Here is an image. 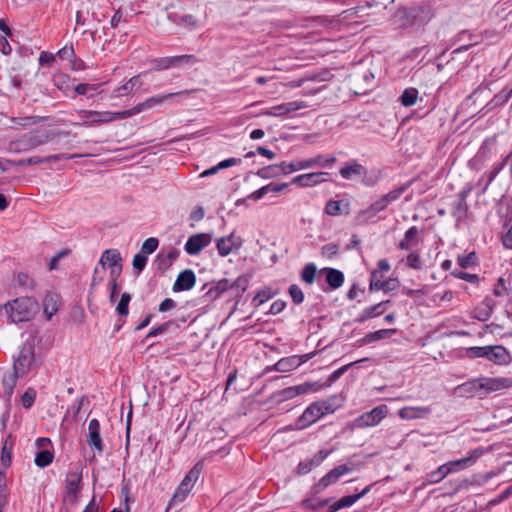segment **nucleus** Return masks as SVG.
I'll use <instances>...</instances> for the list:
<instances>
[{
  "label": "nucleus",
  "instance_id": "nucleus-1",
  "mask_svg": "<svg viewBox=\"0 0 512 512\" xmlns=\"http://www.w3.org/2000/svg\"><path fill=\"white\" fill-rule=\"evenodd\" d=\"M2 308L13 323L30 321L38 311V302L32 297H20L5 303Z\"/></svg>",
  "mask_w": 512,
  "mask_h": 512
},
{
  "label": "nucleus",
  "instance_id": "nucleus-2",
  "mask_svg": "<svg viewBox=\"0 0 512 512\" xmlns=\"http://www.w3.org/2000/svg\"><path fill=\"white\" fill-rule=\"evenodd\" d=\"M40 358L35 353L32 342H25L14 357L13 370L20 376H26L40 366Z\"/></svg>",
  "mask_w": 512,
  "mask_h": 512
},
{
  "label": "nucleus",
  "instance_id": "nucleus-3",
  "mask_svg": "<svg viewBox=\"0 0 512 512\" xmlns=\"http://www.w3.org/2000/svg\"><path fill=\"white\" fill-rule=\"evenodd\" d=\"M82 489V470L77 469L67 473L62 494L64 505L75 507L79 501V493Z\"/></svg>",
  "mask_w": 512,
  "mask_h": 512
},
{
  "label": "nucleus",
  "instance_id": "nucleus-4",
  "mask_svg": "<svg viewBox=\"0 0 512 512\" xmlns=\"http://www.w3.org/2000/svg\"><path fill=\"white\" fill-rule=\"evenodd\" d=\"M388 411L389 410L386 405L376 406L372 410L361 414L352 422L347 424L346 429L353 431L355 429L375 427L387 416Z\"/></svg>",
  "mask_w": 512,
  "mask_h": 512
},
{
  "label": "nucleus",
  "instance_id": "nucleus-5",
  "mask_svg": "<svg viewBox=\"0 0 512 512\" xmlns=\"http://www.w3.org/2000/svg\"><path fill=\"white\" fill-rule=\"evenodd\" d=\"M203 462H197L192 469L186 474L183 480L178 485L176 491L173 494V497L170 501V504H175L178 502H182L186 499V497L192 491L195 483L199 479L202 471H203Z\"/></svg>",
  "mask_w": 512,
  "mask_h": 512
},
{
  "label": "nucleus",
  "instance_id": "nucleus-6",
  "mask_svg": "<svg viewBox=\"0 0 512 512\" xmlns=\"http://www.w3.org/2000/svg\"><path fill=\"white\" fill-rule=\"evenodd\" d=\"M79 122L74 123L78 126L92 127L108 123V118H111L109 111H95V110H78L77 111Z\"/></svg>",
  "mask_w": 512,
  "mask_h": 512
},
{
  "label": "nucleus",
  "instance_id": "nucleus-7",
  "mask_svg": "<svg viewBox=\"0 0 512 512\" xmlns=\"http://www.w3.org/2000/svg\"><path fill=\"white\" fill-rule=\"evenodd\" d=\"M44 142L45 140H43L40 136L33 133H29L23 135L19 139L10 141L7 150L13 153H22L29 151L35 147H38Z\"/></svg>",
  "mask_w": 512,
  "mask_h": 512
},
{
  "label": "nucleus",
  "instance_id": "nucleus-8",
  "mask_svg": "<svg viewBox=\"0 0 512 512\" xmlns=\"http://www.w3.org/2000/svg\"><path fill=\"white\" fill-rule=\"evenodd\" d=\"M352 469L346 465H339L325 474L313 487L315 493L324 491L330 485L336 483L340 477L351 472Z\"/></svg>",
  "mask_w": 512,
  "mask_h": 512
},
{
  "label": "nucleus",
  "instance_id": "nucleus-9",
  "mask_svg": "<svg viewBox=\"0 0 512 512\" xmlns=\"http://www.w3.org/2000/svg\"><path fill=\"white\" fill-rule=\"evenodd\" d=\"M328 407L324 403H313L302 413L298 420V427L305 428L319 420L327 412Z\"/></svg>",
  "mask_w": 512,
  "mask_h": 512
},
{
  "label": "nucleus",
  "instance_id": "nucleus-10",
  "mask_svg": "<svg viewBox=\"0 0 512 512\" xmlns=\"http://www.w3.org/2000/svg\"><path fill=\"white\" fill-rule=\"evenodd\" d=\"M307 107V104L303 101H292L287 103H281L275 106H272L268 109H265L261 112V115L265 116H273V117H282L289 115L293 112H296L300 109H304Z\"/></svg>",
  "mask_w": 512,
  "mask_h": 512
},
{
  "label": "nucleus",
  "instance_id": "nucleus-11",
  "mask_svg": "<svg viewBox=\"0 0 512 512\" xmlns=\"http://www.w3.org/2000/svg\"><path fill=\"white\" fill-rule=\"evenodd\" d=\"M483 394L499 392L512 387L511 377H482L481 378Z\"/></svg>",
  "mask_w": 512,
  "mask_h": 512
},
{
  "label": "nucleus",
  "instance_id": "nucleus-12",
  "mask_svg": "<svg viewBox=\"0 0 512 512\" xmlns=\"http://www.w3.org/2000/svg\"><path fill=\"white\" fill-rule=\"evenodd\" d=\"M327 172H311L298 175L291 181L292 184L298 187H313L327 181Z\"/></svg>",
  "mask_w": 512,
  "mask_h": 512
},
{
  "label": "nucleus",
  "instance_id": "nucleus-13",
  "mask_svg": "<svg viewBox=\"0 0 512 512\" xmlns=\"http://www.w3.org/2000/svg\"><path fill=\"white\" fill-rule=\"evenodd\" d=\"M211 242L212 236L209 233L194 234L185 243V251L191 255L198 254Z\"/></svg>",
  "mask_w": 512,
  "mask_h": 512
},
{
  "label": "nucleus",
  "instance_id": "nucleus-14",
  "mask_svg": "<svg viewBox=\"0 0 512 512\" xmlns=\"http://www.w3.org/2000/svg\"><path fill=\"white\" fill-rule=\"evenodd\" d=\"M400 286L399 281L396 278H389L382 280L380 271H373L370 281V291L384 290V292H390L396 290Z\"/></svg>",
  "mask_w": 512,
  "mask_h": 512
},
{
  "label": "nucleus",
  "instance_id": "nucleus-15",
  "mask_svg": "<svg viewBox=\"0 0 512 512\" xmlns=\"http://www.w3.org/2000/svg\"><path fill=\"white\" fill-rule=\"evenodd\" d=\"M87 443L97 453H102L104 450V444L100 436V423L97 419H92L89 422Z\"/></svg>",
  "mask_w": 512,
  "mask_h": 512
},
{
  "label": "nucleus",
  "instance_id": "nucleus-16",
  "mask_svg": "<svg viewBox=\"0 0 512 512\" xmlns=\"http://www.w3.org/2000/svg\"><path fill=\"white\" fill-rule=\"evenodd\" d=\"M485 357L496 365H507L511 362V355L507 349L501 345L486 346Z\"/></svg>",
  "mask_w": 512,
  "mask_h": 512
},
{
  "label": "nucleus",
  "instance_id": "nucleus-17",
  "mask_svg": "<svg viewBox=\"0 0 512 512\" xmlns=\"http://www.w3.org/2000/svg\"><path fill=\"white\" fill-rule=\"evenodd\" d=\"M430 414L431 408L428 406H406L398 410V416L406 421L425 419Z\"/></svg>",
  "mask_w": 512,
  "mask_h": 512
},
{
  "label": "nucleus",
  "instance_id": "nucleus-18",
  "mask_svg": "<svg viewBox=\"0 0 512 512\" xmlns=\"http://www.w3.org/2000/svg\"><path fill=\"white\" fill-rule=\"evenodd\" d=\"M241 245V238L234 233L230 234L228 237L220 238L217 242L218 251L222 256L236 253Z\"/></svg>",
  "mask_w": 512,
  "mask_h": 512
},
{
  "label": "nucleus",
  "instance_id": "nucleus-19",
  "mask_svg": "<svg viewBox=\"0 0 512 512\" xmlns=\"http://www.w3.org/2000/svg\"><path fill=\"white\" fill-rule=\"evenodd\" d=\"M310 358L309 354L303 355V356H290L286 358L280 359L274 366V370L279 372H289L297 367H299L301 364L305 363Z\"/></svg>",
  "mask_w": 512,
  "mask_h": 512
},
{
  "label": "nucleus",
  "instance_id": "nucleus-20",
  "mask_svg": "<svg viewBox=\"0 0 512 512\" xmlns=\"http://www.w3.org/2000/svg\"><path fill=\"white\" fill-rule=\"evenodd\" d=\"M325 277V281L332 290L340 288L344 283V274L335 268H322L319 270L318 277Z\"/></svg>",
  "mask_w": 512,
  "mask_h": 512
},
{
  "label": "nucleus",
  "instance_id": "nucleus-21",
  "mask_svg": "<svg viewBox=\"0 0 512 512\" xmlns=\"http://www.w3.org/2000/svg\"><path fill=\"white\" fill-rule=\"evenodd\" d=\"M336 162L335 157H325L322 154H318L317 156L309 159H304L298 161V168L301 170L313 168V167H323V168H330L332 167Z\"/></svg>",
  "mask_w": 512,
  "mask_h": 512
},
{
  "label": "nucleus",
  "instance_id": "nucleus-22",
  "mask_svg": "<svg viewBox=\"0 0 512 512\" xmlns=\"http://www.w3.org/2000/svg\"><path fill=\"white\" fill-rule=\"evenodd\" d=\"M454 393L460 397H473L476 394L482 395L483 391L481 378L474 379L461 385H458L454 389Z\"/></svg>",
  "mask_w": 512,
  "mask_h": 512
},
{
  "label": "nucleus",
  "instance_id": "nucleus-23",
  "mask_svg": "<svg viewBox=\"0 0 512 512\" xmlns=\"http://www.w3.org/2000/svg\"><path fill=\"white\" fill-rule=\"evenodd\" d=\"M195 282H196V278H195V274L193 273V271L192 270H184L178 275V277L173 285V290L175 292L190 290L191 288L194 287Z\"/></svg>",
  "mask_w": 512,
  "mask_h": 512
},
{
  "label": "nucleus",
  "instance_id": "nucleus-24",
  "mask_svg": "<svg viewBox=\"0 0 512 512\" xmlns=\"http://www.w3.org/2000/svg\"><path fill=\"white\" fill-rule=\"evenodd\" d=\"M405 187H399L396 189L391 190L386 195L382 196L380 199L375 201L371 207L372 209L377 212L383 209H386V207L392 203L393 201L397 200L405 191Z\"/></svg>",
  "mask_w": 512,
  "mask_h": 512
},
{
  "label": "nucleus",
  "instance_id": "nucleus-25",
  "mask_svg": "<svg viewBox=\"0 0 512 512\" xmlns=\"http://www.w3.org/2000/svg\"><path fill=\"white\" fill-rule=\"evenodd\" d=\"M60 305V297L54 292L47 293L43 299V312L46 318L50 320L57 313Z\"/></svg>",
  "mask_w": 512,
  "mask_h": 512
},
{
  "label": "nucleus",
  "instance_id": "nucleus-26",
  "mask_svg": "<svg viewBox=\"0 0 512 512\" xmlns=\"http://www.w3.org/2000/svg\"><path fill=\"white\" fill-rule=\"evenodd\" d=\"M328 454L329 452L321 450L313 458L300 462L297 468L298 474L310 472L314 467L319 466Z\"/></svg>",
  "mask_w": 512,
  "mask_h": 512
},
{
  "label": "nucleus",
  "instance_id": "nucleus-27",
  "mask_svg": "<svg viewBox=\"0 0 512 512\" xmlns=\"http://www.w3.org/2000/svg\"><path fill=\"white\" fill-rule=\"evenodd\" d=\"M370 490L369 487H366L363 489L361 493L355 494V495H348L344 496L340 500L333 503L330 508L329 512H337L340 509L347 508L352 506L355 502H357L360 498H362L366 493H368Z\"/></svg>",
  "mask_w": 512,
  "mask_h": 512
},
{
  "label": "nucleus",
  "instance_id": "nucleus-28",
  "mask_svg": "<svg viewBox=\"0 0 512 512\" xmlns=\"http://www.w3.org/2000/svg\"><path fill=\"white\" fill-rule=\"evenodd\" d=\"M102 268L110 269V281L116 282L122 270L121 258H100Z\"/></svg>",
  "mask_w": 512,
  "mask_h": 512
},
{
  "label": "nucleus",
  "instance_id": "nucleus-29",
  "mask_svg": "<svg viewBox=\"0 0 512 512\" xmlns=\"http://www.w3.org/2000/svg\"><path fill=\"white\" fill-rule=\"evenodd\" d=\"M314 387H315V384L303 383V384H300L297 386L285 388L281 391L280 394L283 399L288 400V399H292L298 395L308 393Z\"/></svg>",
  "mask_w": 512,
  "mask_h": 512
},
{
  "label": "nucleus",
  "instance_id": "nucleus-30",
  "mask_svg": "<svg viewBox=\"0 0 512 512\" xmlns=\"http://www.w3.org/2000/svg\"><path fill=\"white\" fill-rule=\"evenodd\" d=\"M483 454H484V449L477 448V449H474L473 451H471L467 457L449 462V465L452 468V470L458 466H463V467L469 466V465H472L473 463H475L476 460L479 459Z\"/></svg>",
  "mask_w": 512,
  "mask_h": 512
},
{
  "label": "nucleus",
  "instance_id": "nucleus-31",
  "mask_svg": "<svg viewBox=\"0 0 512 512\" xmlns=\"http://www.w3.org/2000/svg\"><path fill=\"white\" fill-rule=\"evenodd\" d=\"M420 240V231L416 227H411L406 233L404 239L400 242L402 249L413 248Z\"/></svg>",
  "mask_w": 512,
  "mask_h": 512
},
{
  "label": "nucleus",
  "instance_id": "nucleus-32",
  "mask_svg": "<svg viewBox=\"0 0 512 512\" xmlns=\"http://www.w3.org/2000/svg\"><path fill=\"white\" fill-rule=\"evenodd\" d=\"M178 94L179 93H169V94L160 95V96H153V97L146 99L144 102L139 103L138 105L142 112L146 109L153 108L156 105H162L166 100H168Z\"/></svg>",
  "mask_w": 512,
  "mask_h": 512
},
{
  "label": "nucleus",
  "instance_id": "nucleus-33",
  "mask_svg": "<svg viewBox=\"0 0 512 512\" xmlns=\"http://www.w3.org/2000/svg\"><path fill=\"white\" fill-rule=\"evenodd\" d=\"M21 376L18 375L17 373H15V371L12 369V371H8L4 376H3V379H2V384H3V387L6 391V394L8 396H11V394L13 393V390L17 384V379L20 378Z\"/></svg>",
  "mask_w": 512,
  "mask_h": 512
},
{
  "label": "nucleus",
  "instance_id": "nucleus-34",
  "mask_svg": "<svg viewBox=\"0 0 512 512\" xmlns=\"http://www.w3.org/2000/svg\"><path fill=\"white\" fill-rule=\"evenodd\" d=\"M491 91L484 86H480L477 90H475L472 95L469 97L468 102H472L473 104H477L478 106H482L487 98L490 97Z\"/></svg>",
  "mask_w": 512,
  "mask_h": 512
},
{
  "label": "nucleus",
  "instance_id": "nucleus-35",
  "mask_svg": "<svg viewBox=\"0 0 512 512\" xmlns=\"http://www.w3.org/2000/svg\"><path fill=\"white\" fill-rule=\"evenodd\" d=\"M54 454L49 449H44L36 453L34 463L40 468L50 465L53 461Z\"/></svg>",
  "mask_w": 512,
  "mask_h": 512
},
{
  "label": "nucleus",
  "instance_id": "nucleus-36",
  "mask_svg": "<svg viewBox=\"0 0 512 512\" xmlns=\"http://www.w3.org/2000/svg\"><path fill=\"white\" fill-rule=\"evenodd\" d=\"M319 271L317 270V267L313 263L307 264L302 272H301V279L308 285H312L318 276Z\"/></svg>",
  "mask_w": 512,
  "mask_h": 512
},
{
  "label": "nucleus",
  "instance_id": "nucleus-37",
  "mask_svg": "<svg viewBox=\"0 0 512 512\" xmlns=\"http://www.w3.org/2000/svg\"><path fill=\"white\" fill-rule=\"evenodd\" d=\"M174 22L178 25H181L187 29H194L199 26V20L191 14H183L180 16H175Z\"/></svg>",
  "mask_w": 512,
  "mask_h": 512
},
{
  "label": "nucleus",
  "instance_id": "nucleus-38",
  "mask_svg": "<svg viewBox=\"0 0 512 512\" xmlns=\"http://www.w3.org/2000/svg\"><path fill=\"white\" fill-rule=\"evenodd\" d=\"M141 86V82L138 80L137 76L130 78L124 85L118 87L114 91L115 96H122L124 94L130 93L134 88H138Z\"/></svg>",
  "mask_w": 512,
  "mask_h": 512
},
{
  "label": "nucleus",
  "instance_id": "nucleus-39",
  "mask_svg": "<svg viewBox=\"0 0 512 512\" xmlns=\"http://www.w3.org/2000/svg\"><path fill=\"white\" fill-rule=\"evenodd\" d=\"M10 437H11V435H9L7 437V439L4 441L2 448H1L0 462L4 468H7L10 466L11 458H12V444H10L8 441Z\"/></svg>",
  "mask_w": 512,
  "mask_h": 512
},
{
  "label": "nucleus",
  "instance_id": "nucleus-40",
  "mask_svg": "<svg viewBox=\"0 0 512 512\" xmlns=\"http://www.w3.org/2000/svg\"><path fill=\"white\" fill-rule=\"evenodd\" d=\"M451 471H452V468L450 467L449 463L444 464V465L440 466L437 470H435L429 474V482L430 483H438L442 479H444Z\"/></svg>",
  "mask_w": 512,
  "mask_h": 512
},
{
  "label": "nucleus",
  "instance_id": "nucleus-41",
  "mask_svg": "<svg viewBox=\"0 0 512 512\" xmlns=\"http://www.w3.org/2000/svg\"><path fill=\"white\" fill-rule=\"evenodd\" d=\"M396 333L395 329H382L375 332H371L365 336L363 342L369 343L373 341H377L383 338H388Z\"/></svg>",
  "mask_w": 512,
  "mask_h": 512
},
{
  "label": "nucleus",
  "instance_id": "nucleus-42",
  "mask_svg": "<svg viewBox=\"0 0 512 512\" xmlns=\"http://www.w3.org/2000/svg\"><path fill=\"white\" fill-rule=\"evenodd\" d=\"M141 110H140V107L139 105H136L135 107L131 108V109H128V110H124V111H118V112H111L109 111V115L111 118H108V123H111L117 119H125V118H128V117H131L133 115H136L138 113H140Z\"/></svg>",
  "mask_w": 512,
  "mask_h": 512
},
{
  "label": "nucleus",
  "instance_id": "nucleus-43",
  "mask_svg": "<svg viewBox=\"0 0 512 512\" xmlns=\"http://www.w3.org/2000/svg\"><path fill=\"white\" fill-rule=\"evenodd\" d=\"M363 166L358 163H353L351 165L342 167L340 169V174L345 179H350L353 176L361 175L363 173Z\"/></svg>",
  "mask_w": 512,
  "mask_h": 512
},
{
  "label": "nucleus",
  "instance_id": "nucleus-44",
  "mask_svg": "<svg viewBox=\"0 0 512 512\" xmlns=\"http://www.w3.org/2000/svg\"><path fill=\"white\" fill-rule=\"evenodd\" d=\"M418 99V90L416 88H407L401 96V103L405 107L413 106Z\"/></svg>",
  "mask_w": 512,
  "mask_h": 512
},
{
  "label": "nucleus",
  "instance_id": "nucleus-45",
  "mask_svg": "<svg viewBox=\"0 0 512 512\" xmlns=\"http://www.w3.org/2000/svg\"><path fill=\"white\" fill-rule=\"evenodd\" d=\"M434 16V11L430 6H421L415 9L414 17L421 22H428Z\"/></svg>",
  "mask_w": 512,
  "mask_h": 512
},
{
  "label": "nucleus",
  "instance_id": "nucleus-46",
  "mask_svg": "<svg viewBox=\"0 0 512 512\" xmlns=\"http://www.w3.org/2000/svg\"><path fill=\"white\" fill-rule=\"evenodd\" d=\"M159 245V241L155 237H150L146 239L141 247V251L137 253L135 256H141V254L149 255L155 252Z\"/></svg>",
  "mask_w": 512,
  "mask_h": 512
},
{
  "label": "nucleus",
  "instance_id": "nucleus-47",
  "mask_svg": "<svg viewBox=\"0 0 512 512\" xmlns=\"http://www.w3.org/2000/svg\"><path fill=\"white\" fill-rule=\"evenodd\" d=\"M386 303H389V300L385 301L384 305ZM382 306H383V303H378V304H376L374 306L366 308L363 311L360 320L363 321V320H366V319H369V318H372L374 316H378V315L382 314L384 312V308Z\"/></svg>",
  "mask_w": 512,
  "mask_h": 512
},
{
  "label": "nucleus",
  "instance_id": "nucleus-48",
  "mask_svg": "<svg viewBox=\"0 0 512 512\" xmlns=\"http://www.w3.org/2000/svg\"><path fill=\"white\" fill-rule=\"evenodd\" d=\"M36 399V391L34 388H28L21 397L22 406L29 409L33 406Z\"/></svg>",
  "mask_w": 512,
  "mask_h": 512
},
{
  "label": "nucleus",
  "instance_id": "nucleus-49",
  "mask_svg": "<svg viewBox=\"0 0 512 512\" xmlns=\"http://www.w3.org/2000/svg\"><path fill=\"white\" fill-rule=\"evenodd\" d=\"M486 353V346L469 347L465 350V356L470 359L484 358Z\"/></svg>",
  "mask_w": 512,
  "mask_h": 512
},
{
  "label": "nucleus",
  "instance_id": "nucleus-50",
  "mask_svg": "<svg viewBox=\"0 0 512 512\" xmlns=\"http://www.w3.org/2000/svg\"><path fill=\"white\" fill-rule=\"evenodd\" d=\"M276 165L278 167V171H279L280 175H282V174L286 175V174L301 170L300 168H298V161L290 162V163L282 162V163L276 164Z\"/></svg>",
  "mask_w": 512,
  "mask_h": 512
},
{
  "label": "nucleus",
  "instance_id": "nucleus-51",
  "mask_svg": "<svg viewBox=\"0 0 512 512\" xmlns=\"http://www.w3.org/2000/svg\"><path fill=\"white\" fill-rule=\"evenodd\" d=\"M512 97V88L509 90H502L500 93L494 96L492 100L493 107L506 103Z\"/></svg>",
  "mask_w": 512,
  "mask_h": 512
},
{
  "label": "nucleus",
  "instance_id": "nucleus-52",
  "mask_svg": "<svg viewBox=\"0 0 512 512\" xmlns=\"http://www.w3.org/2000/svg\"><path fill=\"white\" fill-rule=\"evenodd\" d=\"M257 175L265 179L280 176L277 165L264 167L257 172Z\"/></svg>",
  "mask_w": 512,
  "mask_h": 512
},
{
  "label": "nucleus",
  "instance_id": "nucleus-53",
  "mask_svg": "<svg viewBox=\"0 0 512 512\" xmlns=\"http://www.w3.org/2000/svg\"><path fill=\"white\" fill-rule=\"evenodd\" d=\"M184 58H186V56L162 58L158 61V69H167V68L179 63Z\"/></svg>",
  "mask_w": 512,
  "mask_h": 512
},
{
  "label": "nucleus",
  "instance_id": "nucleus-54",
  "mask_svg": "<svg viewBox=\"0 0 512 512\" xmlns=\"http://www.w3.org/2000/svg\"><path fill=\"white\" fill-rule=\"evenodd\" d=\"M367 360V358H364V359H360V360H357V361H354V362H351V363H348L342 367H340L339 369H337L336 371H334L331 376H330V381H336L338 378H340L350 367L360 363V362H363Z\"/></svg>",
  "mask_w": 512,
  "mask_h": 512
},
{
  "label": "nucleus",
  "instance_id": "nucleus-55",
  "mask_svg": "<svg viewBox=\"0 0 512 512\" xmlns=\"http://www.w3.org/2000/svg\"><path fill=\"white\" fill-rule=\"evenodd\" d=\"M289 294L295 304H300L304 300V294L301 288L295 284L289 287Z\"/></svg>",
  "mask_w": 512,
  "mask_h": 512
},
{
  "label": "nucleus",
  "instance_id": "nucleus-56",
  "mask_svg": "<svg viewBox=\"0 0 512 512\" xmlns=\"http://www.w3.org/2000/svg\"><path fill=\"white\" fill-rule=\"evenodd\" d=\"M502 242L506 248H512V221H509L504 227Z\"/></svg>",
  "mask_w": 512,
  "mask_h": 512
},
{
  "label": "nucleus",
  "instance_id": "nucleus-57",
  "mask_svg": "<svg viewBox=\"0 0 512 512\" xmlns=\"http://www.w3.org/2000/svg\"><path fill=\"white\" fill-rule=\"evenodd\" d=\"M17 282L22 287H27L31 289L35 287L34 280L25 272L18 273Z\"/></svg>",
  "mask_w": 512,
  "mask_h": 512
},
{
  "label": "nucleus",
  "instance_id": "nucleus-58",
  "mask_svg": "<svg viewBox=\"0 0 512 512\" xmlns=\"http://www.w3.org/2000/svg\"><path fill=\"white\" fill-rule=\"evenodd\" d=\"M130 299L131 298L128 293L122 294L120 302L118 303V306H117V312L120 315L126 316L128 314V304H129Z\"/></svg>",
  "mask_w": 512,
  "mask_h": 512
},
{
  "label": "nucleus",
  "instance_id": "nucleus-59",
  "mask_svg": "<svg viewBox=\"0 0 512 512\" xmlns=\"http://www.w3.org/2000/svg\"><path fill=\"white\" fill-rule=\"evenodd\" d=\"M325 212L328 215L336 216L341 214V207L339 201L330 200L326 203Z\"/></svg>",
  "mask_w": 512,
  "mask_h": 512
},
{
  "label": "nucleus",
  "instance_id": "nucleus-60",
  "mask_svg": "<svg viewBox=\"0 0 512 512\" xmlns=\"http://www.w3.org/2000/svg\"><path fill=\"white\" fill-rule=\"evenodd\" d=\"M99 85L81 83L75 86L74 90L79 95H85L89 91H96Z\"/></svg>",
  "mask_w": 512,
  "mask_h": 512
},
{
  "label": "nucleus",
  "instance_id": "nucleus-61",
  "mask_svg": "<svg viewBox=\"0 0 512 512\" xmlns=\"http://www.w3.org/2000/svg\"><path fill=\"white\" fill-rule=\"evenodd\" d=\"M42 163H43L42 157L32 156L27 159L19 160L16 164L18 166H30V165H38V164H42Z\"/></svg>",
  "mask_w": 512,
  "mask_h": 512
},
{
  "label": "nucleus",
  "instance_id": "nucleus-62",
  "mask_svg": "<svg viewBox=\"0 0 512 512\" xmlns=\"http://www.w3.org/2000/svg\"><path fill=\"white\" fill-rule=\"evenodd\" d=\"M58 56L62 59L72 60L74 59V49L72 46H65L58 51Z\"/></svg>",
  "mask_w": 512,
  "mask_h": 512
},
{
  "label": "nucleus",
  "instance_id": "nucleus-63",
  "mask_svg": "<svg viewBox=\"0 0 512 512\" xmlns=\"http://www.w3.org/2000/svg\"><path fill=\"white\" fill-rule=\"evenodd\" d=\"M270 297H271V295L268 292L260 291L253 298V303L256 306H259V305L263 304L264 302H266Z\"/></svg>",
  "mask_w": 512,
  "mask_h": 512
},
{
  "label": "nucleus",
  "instance_id": "nucleus-64",
  "mask_svg": "<svg viewBox=\"0 0 512 512\" xmlns=\"http://www.w3.org/2000/svg\"><path fill=\"white\" fill-rule=\"evenodd\" d=\"M454 274L458 278L464 279V280H466L468 282H471V283L477 282L478 279H479L476 274H470V273H466V272H463V271H457V272H454Z\"/></svg>",
  "mask_w": 512,
  "mask_h": 512
}]
</instances>
